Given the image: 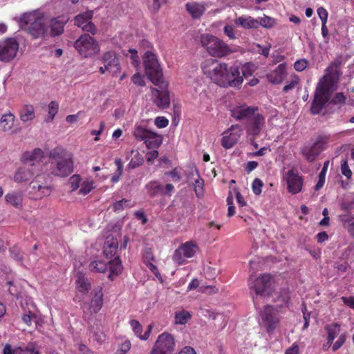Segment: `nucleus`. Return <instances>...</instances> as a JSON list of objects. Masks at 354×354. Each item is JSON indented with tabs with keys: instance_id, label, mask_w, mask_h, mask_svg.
I'll list each match as a JSON object with an SVG mask.
<instances>
[{
	"instance_id": "obj_1",
	"label": "nucleus",
	"mask_w": 354,
	"mask_h": 354,
	"mask_svg": "<svg viewBox=\"0 0 354 354\" xmlns=\"http://www.w3.org/2000/svg\"><path fill=\"white\" fill-rule=\"evenodd\" d=\"M201 68L203 73L219 86L238 87L243 83L237 66H229L225 62L210 58L202 63Z\"/></svg>"
},
{
	"instance_id": "obj_2",
	"label": "nucleus",
	"mask_w": 354,
	"mask_h": 354,
	"mask_svg": "<svg viewBox=\"0 0 354 354\" xmlns=\"http://www.w3.org/2000/svg\"><path fill=\"white\" fill-rule=\"evenodd\" d=\"M334 70L335 67L333 66L328 67L325 70V75L319 80L317 85L311 106V112L314 115L321 112L335 89Z\"/></svg>"
},
{
	"instance_id": "obj_3",
	"label": "nucleus",
	"mask_w": 354,
	"mask_h": 354,
	"mask_svg": "<svg viewBox=\"0 0 354 354\" xmlns=\"http://www.w3.org/2000/svg\"><path fill=\"white\" fill-rule=\"evenodd\" d=\"M49 174L66 177L73 171V154L61 147L52 149L49 153Z\"/></svg>"
},
{
	"instance_id": "obj_4",
	"label": "nucleus",
	"mask_w": 354,
	"mask_h": 354,
	"mask_svg": "<svg viewBox=\"0 0 354 354\" xmlns=\"http://www.w3.org/2000/svg\"><path fill=\"white\" fill-rule=\"evenodd\" d=\"M19 23L21 28L25 29L33 39L43 37L46 35L45 15L38 10L24 13L19 17Z\"/></svg>"
},
{
	"instance_id": "obj_5",
	"label": "nucleus",
	"mask_w": 354,
	"mask_h": 354,
	"mask_svg": "<svg viewBox=\"0 0 354 354\" xmlns=\"http://www.w3.org/2000/svg\"><path fill=\"white\" fill-rule=\"evenodd\" d=\"M200 43L207 52L214 57H224L233 52L230 46L222 39L210 34L201 35Z\"/></svg>"
},
{
	"instance_id": "obj_6",
	"label": "nucleus",
	"mask_w": 354,
	"mask_h": 354,
	"mask_svg": "<svg viewBox=\"0 0 354 354\" xmlns=\"http://www.w3.org/2000/svg\"><path fill=\"white\" fill-rule=\"evenodd\" d=\"M50 174H39L29 185V195L35 200L49 196L52 192Z\"/></svg>"
},
{
	"instance_id": "obj_7",
	"label": "nucleus",
	"mask_w": 354,
	"mask_h": 354,
	"mask_svg": "<svg viewBox=\"0 0 354 354\" xmlns=\"http://www.w3.org/2000/svg\"><path fill=\"white\" fill-rule=\"evenodd\" d=\"M146 75L153 84H158L164 80L162 69L156 55L150 50H147L143 57Z\"/></svg>"
},
{
	"instance_id": "obj_8",
	"label": "nucleus",
	"mask_w": 354,
	"mask_h": 354,
	"mask_svg": "<svg viewBox=\"0 0 354 354\" xmlns=\"http://www.w3.org/2000/svg\"><path fill=\"white\" fill-rule=\"evenodd\" d=\"M328 142L327 136H319L315 141L305 144L301 148V153L307 161L313 162L325 149Z\"/></svg>"
},
{
	"instance_id": "obj_9",
	"label": "nucleus",
	"mask_w": 354,
	"mask_h": 354,
	"mask_svg": "<svg viewBox=\"0 0 354 354\" xmlns=\"http://www.w3.org/2000/svg\"><path fill=\"white\" fill-rule=\"evenodd\" d=\"M74 47L84 57L97 54L100 51L98 43L89 35H82L74 44Z\"/></svg>"
},
{
	"instance_id": "obj_10",
	"label": "nucleus",
	"mask_w": 354,
	"mask_h": 354,
	"mask_svg": "<svg viewBox=\"0 0 354 354\" xmlns=\"http://www.w3.org/2000/svg\"><path fill=\"white\" fill-rule=\"evenodd\" d=\"M280 322L277 309L271 306H266L260 313L259 324L268 333H272Z\"/></svg>"
},
{
	"instance_id": "obj_11",
	"label": "nucleus",
	"mask_w": 354,
	"mask_h": 354,
	"mask_svg": "<svg viewBox=\"0 0 354 354\" xmlns=\"http://www.w3.org/2000/svg\"><path fill=\"white\" fill-rule=\"evenodd\" d=\"M157 86L158 88H151V95L153 103L159 109H167L170 104V97L167 90L168 84L164 80L160 81L158 84H153Z\"/></svg>"
},
{
	"instance_id": "obj_12",
	"label": "nucleus",
	"mask_w": 354,
	"mask_h": 354,
	"mask_svg": "<svg viewBox=\"0 0 354 354\" xmlns=\"http://www.w3.org/2000/svg\"><path fill=\"white\" fill-rule=\"evenodd\" d=\"M273 281L270 274H263L250 283V289L254 290L257 295L269 296L273 290Z\"/></svg>"
},
{
	"instance_id": "obj_13",
	"label": "nucleus",
	"mask_w": 354,
	"mask_h": 354,
	"mask_svg": "<svg viewBox=\"0 0 354 354\" xmlns=\"http://www.w3.org/2000/svg\"><path fill=\"white\" fill-rule=\"evenodd\" d=\"M19 43L14 38H8L0 41V60L9 62L17 55Z\"/></svg>"
},
{
	"instance_id": "obj_14",
	"label": "nucleus",
	"mask_w": 354,
	"mask_h": 354,
	"mask_svg": "<svg viewBox=\"0 0 354 354\" xmlns=\"http://www.w3.org/2000/svg\"><path fill=\"white\" fill-rule=\"evenodd\" d=\"M101 61L104 64L103 66L100 67V72L102 74L109 71L113 74H116L120 71L119 59L114 51H107L101 57Z\"/></svg>"
},
{
	"instance_id": "obj_15",
	"label": "nucleus",
	"mask_w": 354,
	"mask_h": 354,
	"mask_svg": "<svg viewBox=\"0 0 354 354\" xmlns=\"http://www.w3.org/2000/svg\"><path fill=\"white\" fill-rule=\"evenodd\" d=\"M197 250V246L192 241L183 243L176 249L173 255V260L175 263L182 265L185 263L186 258H192Z\"/></svg>"
},
{
	"instance_id": "obj_16",
	"label": "nucleus",
	"mask_w": 354,
	"mask_h": 354,
	"mask_svg": "<svg viewBox=\"0 0 354 354\" xmlns=\"http://www.w3.org/2000/svg\"><path fill=\"white\" fill-rule=\"evenodd\" d=\"M284 180L287 183L288 191L290 194H296L301 191L304 178L295 169L288 171L284 176Z\"/></svg>"
},
{
	"instance_id": "obj_17",
	"label": "nucleus",
	"mask_w": 354,
	"mask_h": 354,
	"mask_svg": "<svg viewBox=\"0 0 354 354\" xmlns=\"http://www.w3.org/2000/svg\"><path fill=\"white\" fill-rule=\"evenodd\" d=\"M90 301L84 303V309H87L90 313H97L103 305V292L101 287L95 288L90 294Z\"/></svg>"
},
{
	"instance_id": "obj_18",
	"label": "nucleus",
	"mask_w": 354,
	"mask_h": 354,
	"mask_svg": "<svg viewBox=\"0 0 354 354\" xmlns=\"http://www.w3.org/2000/svg\"><path fill=\"white\" fill-rule=\"evenodd\" d=\"M242 133V129L238 124L232 125L230 128L223 133L221 139V145L225 149H230L238 142Z\"/></svg>"
},
{
	"instance_id": "obj_19",
	"label": "nucleus",
	"mask_w": 354,
	"mask_h": 354,
	"mask_svg": "<svg viewBox=\"0 0 354 354\" xmlns=\"http://www.w3.org/2000/svg\"><path fill=\"white\" fill-rule=\"evenodd\" d=\"M154 346L162 353L171 354L175 348L174 338L171 334L163 333L158 336Z\"/></svg>"
},
{
	"instance_id": "obj_20",
	"label": "nucleus",
	"mask_w": 354,
	"mask_h": 354,
	"mask_svg": "<svg viewBox=\"0 0 354 354\" xmlns=\"http://www.w3.org/2000/svg\"><path fill=\"white\" fill-rule=\"evenodd\" d=\"M264 126L265 118L258 111L246 122L245 129L249 135L257 136L260 134Z\"/></svg>"
},
{
	"instance_id": "obj_21",
	"label": "nucleus",
	"mask_w": 354,
	"mask_h": 354,
	"mask_svg": "<svg viewBox=\"0 0 354 354\" xmlns=\"http://www.w3.org/2000/svg\"><path fill=\"white\" fill-rule=\"evenodd\" d=\"M93 17V11H86L77 15L75 19V24L81 28L84 31H87L93 35L95 33V27L91 21Z\"/></svg>"
},
{
	"instance_id": "obj_22",
	"label": "nucleus",
	"mask_w": 354,
	"mask_h": 354,
	"mask_svg": "<svg viewBox=\"0 0 354 354\" xmlns=\"http://www.w3.org/2000/svg\"><path fill=\"white\" fill-rule=\"evenodd\" d=\"M258 111L257 108L243 105L235 107L231 112L232 116L236 120H246L247 122Z\"/></svg>"
},
{
	"instance_id": "obj_23",
	"label": "nucleus",
	"mask_w": 354,
	"mask_h": 354,
	"mask_svg": "<svg viewBox=\"0 0 354 354\" xmlns=\"http://www.w3.org/2000/svg\"><path fill=\"white\" fill-rule=\"evenodd\" d=\"M205 2L192 1L185 4V9L194 19H200L207 10Z\"/></svg>"
},
{
	"instance_id": "obj_24",
	"label": "nucleus",
	"mask_w": 354,
	"mask_h": 354,
	"mask_svg": "<svg viewBox=\"0 0 354 354\" xmlns=\"http://www.w3.org/2000/svg\"><path fill=\"white\" fill-rule=\"evenodd\" d=\"M34 164L26 162L24 166L20 167L15 174V181L21 183L30 179L35 171Z\"/></svg>"
},
{
	"instance_id": "obj_25",
	"label": "nucleus",
	"mask_w": 354,
	"mask_h": 354,
	"mask_svg": "<svg viewBox=\"0 0 354 354\" xmlns=\"http://www.w3.org/2000/svg\"><path fill=\"white\" fill-rule=\"evenodd\" d=\"M69 18L67 16H59L53 18L50 21V35L58 36L63 33L65 24Z\"/></svg>"
},
{
	"instance_id": "obj_26",
	"label": "nucleus",
	"mask_w": 354,
	"mask_h": 354,
	"mask_svg": "<svg viewBox=\"0 0 354 354\" xmlns=\"http://www.w3.org/2000/svg\"><path fill=\"white\" fill-rule=\"evenodd\" d=\"M286 64H281L274 71L267 75V78L272 84H280L286 77Z\"/></svg>"
},
{
	"instance_id": "obj_27",
	"label": "nucleus",
	"mask_w": 354,
	"mask_h": 354,
	"mask_svg": "<svg viewBox=\"0 0 354 354\" xmlns=\"http://www.w3.org/2000/svg\"><path fill=\"white\" fill-rule=\"evenodd\" d=\"M19 119L23 123L32 122L35 118V109L31 104H24L19 111Z\"/></svg>"
},
{
	"instance_id": "obj_28",
	"label": "nucleus",
	"mask_w": 354,
	"mask_h": 354,
	"mask_svg": "<svg viewBox=\"0 0 354 354\" xmlns=\"http://www.w3.org/2000/svg\"><path fill=\"white\" fill-rule=\"evenodd\" d=\"M118 243L116 239L108 236L104 245V254L107 259H111L117 257Z\"/></svg>"
},
{
	"instance_id": "obj_29",
	"label": "nucleus",
	"mask_w": 354,
	"mask_h": 354,
	"mask_svg": "<svg viewBox=\"0 0 354 354\" xmlns=\"http://www.w3.org/2000/svg\"><path fill=\"white\" fill-rule=\"evenodd\" d=\"M234 24L239 27L245 29L259 28L258 19H254L250 16L243 15L234 19Z\"/></svg>"
},
{
	"instance_id": "obj_30",
	"label": "nucleus",
	"mask_w": 354,
	"mask_h": 354,
	"mask_svg": "<svg viewBox=\"0 0 354 354\" xmlns=\"http://www.w3.org/2000/svg\"><path fill=\"white\" fill-rule=\"evenodd\" d=\"M129 324H130V325H131V326L132 328V330H133L134 334L137 337H138L140 339H142V340H147L149 338V335H150L151 331V328H152V326L151 325H149L147 326V330L142 335V325L140 324V322L138 321L135 320V319H131V320H130Z\"/></svg>"
},
{
	"instance_id": "obj_31",
	"label": "nucleus",
	"mask_w": 354,
	"mask_h": 354,
	"mask_svg": "<svg viewBox=\"0 0 354 354\" xmlns=\"http://www.w3.org/2000/svg\"><path fill=\"white\" fill-rule=\"evenodd\" d=\"M7 203L16 209H21L23 207V194L19 192H11L5 196Z\"/></svg>"
},
{
	"instance_id": "obj_32",
	"label": "nucleus",
	"mask_w": 354,
	"mask_h": 354,
	"mask_svg": "<svg viewBox=\"0 0 354 354\" xmlns=\"http://www.w3.org/2000/svg\"><path fill=\"white\" fill-rule=\"evenodd\" d=\"M76 284L77 291L84 295L88 293L91 289V283L88 279L80 272L76 274Z\"/></svg>"
},
{
	"instance_id": "obj_33",
	"label": "nucleus",
	"mask_w": 354,
	"mask_h": 354,
	"mask_svg": "<svg viewBox=\"0 0 354 354\" xmlns=\"http://www.w3.org/2000/svg\"><path fill=\"white\" fill-rule=\"evenodd\" d=\"M44 158V152L40 149H35L32 152H26L24 154V158L26 162L34 164V167L35 168V163H39Z\"/></svg>"
},
{
	"instance_id": "obj_34",
	"label": "nucleus",
	"mask_w": 354,
	"mask_h": 354,
	"mask_svg": "<svg viewBox=\"0 0 354 354\" xmlns=\"http://www.w3.org/2000/svg\"><path fill=\"white\" fill-rule=\"evenodd\" d=\"M15 116L11 112L3 114L0 119V125L3 131H8L13 127Z\"/></svg>"
},
{
	"instance_id": "obj_35",
	"label": "nucleus",
	"mask_w": 354,
	"mask_h": 354,
	"mask_svg": "<svg viewBox=\"0 0 354 354\" xmlns=\"http://www.w3.org/2000/svg\"><path fill=\"white\" fill-rule=\"evenodd\" d=\"M148 194L151 197H155L159 194H162L164 189L162 186L157 181H151L145 186Z\"/></svg>"
},
{
	"instance_id": "obj_36",
	"label": "nucleus",
	"mask_w": 354,
	"mask_h": 354,
	"mask_svg": "<svg viewBox=\"0 0 354 354\" xmlns=\"http://www.w3.org/2000/svg\"><path fill=\"white\" fill-rule=\"evenodd\" d=\"M145 142L148 149H156L162 143V137L151 131Z\"/></svg>"
},
{
	"instance_id": "obj_37",
	"label": "nucleus",
	"mask_w": 354,
	"mask_h": 354,
	"mask_svg": "<svg viewBox=\"0 0 354 354\" xmlns=\"http://www.w3.org/2000/svg\"><path fill=\"white\" fill-rule=\"evenodd\" d=\"M325 330L327 333V340L333 342L340 333V326L337 324H327Z\"/></svg>"
},
{
	"instance_id": "obj_38",
	"label": "nucleus",
	"mask_w": 354,
	"mask_h": 354,
	"mask_svg": "<svg viewBox=\"0 0 354 354\" xmlns=\"http://www.w3.org/2000/svg\"><path fill=\"white\" fill-rule=\"evenodd\" d=\"M131 153H134V156L130 160L127 167L129 169H133L142 165L144 162V159L142 155L138 151H134L132 149Z\"/></svg>"
},
{
	"instance_id": "obj_39",
	"label": "nucleus",
	"mask_w": 354,
	"mask_h": 354,
	"mask_svg": "<svg viewBox=\"0 0 354 354\" xmlns=\"http://www.w3.org/2000/svg\"><path fill=\"white\" fill-rule=\"evenodd\" d=\"M109 268L111 274H118L121 272L122 266L121 261L119 257H115L113 259H110L109 261Z\"/></svg>"
},
{
	"instance_id": "obj_40",
	"label": "nucleus",
	"mask_w": 354,
	"mask_h": 354,
	"mask_svg": "<svg viewBox=\"0 0 354 354\" xmlns=\"http://www.w3.org/2000/svg\"><path fill=\"white\" fill-rule=\"evenodd\" d=\"M191 314L186 310H180L175 314L176 324H185L191 319Z\"/></svg>"
},
{
	"instance_id": "obj_41",
	"label": "nucleus",
	"mask_w": 354,
	"mask_h": 354,
	"mask_svg": "<svg viewBox=\"0 0 354 354\" xmlns=\"http://www.w3.org/2000/svg\"><path fill=\"white\" fill-rule=\"evenodd\" d=\"M108 268V265L103 261H93L89 265V269L95 272H104Z\"/></svg>"
},
{
	"instance_id": "obj_42",
	"label": "nucleus",
	"mask_w": 354,
	"mask_h": 354,
	"mask_svg": "<svg viewBox=\"0 0 354 354\" xmlns=\"http://www.w3.org/2000/svg\"><path fill=\"white\" fill-rule=\"evenodd\" d=\"M195 174L197 178L194 180L193 185L196 196L198 197H201V196H203V194L204 180L200 177L198 171L197 170H195Z\"/></svg>"
},
{
	"instance_id": "obj_43",
	"label": "nucleus",
	"mask_w": 354,
	"mask_h": 354,
	"mask_svg": "<svg viewBox=\"0 0 354 354\" xmlns=\"http://www.w3.org/2000/svg\"><path fill=\"white\" fill-rule=\"evenodd\" d=\"M151 132V131L142 126H137L133 131V136L137 140L145 141Z\"/></svg>"
},
{
	"instance_id": "obj_44",
	"label": "nucleus",
	"mask_w": 354,
	"mask_h": 354,
	"mask_svg": "<svg viewBox=\"0 0 354 354\" xmlns=\"http://www.w3.org/2000/svg\"><path fill=\"white\" fill-rule=\"evenodd\" d=\"M115 164L117 167V169L111 178V181L113 183H118L120 180V176L123 173V165L122 160L120 158H115Z\"/></svg>"
},
{
	"instance_id": "obj_45",
	"label": "nucleus",
	"mask_w": 354,
	"mask_h": 354,
	"mask_svg": "<svg viewBox=\"0 0 354 354\" xmlns=\"http://www.w3.org/2000/svg\"><path fill=\"white\" fill-rule=\"evenodd\" d=\"M257 19H258L259 27L261 26L266 28H271L276 24V21L274 18L266 15L263 17H259Z\"/></svg>"
},
{
	"instance_id": "obj_46",
	"label": "nucleus",
	"mask_w": 354,
	"mask_h": 354,
	"mask_svg": "<svg viewBox=\"0 0 354 354\" xmlns=\"http://www.w3.org/2000/svg\"><path fill=\"white\" fill-rule=\"evenodd\" d=\"M257 69V66L252 63H246L241 68L242 72V77H248L252 76V74Z\"/></svg>"
},
{
	"instance_id": "obj_47",
	"label": "nucleus",
	"mask_w": 354,
	"mask_h": 354,
	"mask_svg": "<svg viewBox=\"0 0 354 354\" xmlns=\"http://www.w3.org/2000/svg\"><path fill=\"white\" fill-rule=\"evenodd\" d=\"M93 188V182L92 180H84L80 185V193L83 195H86L88 194Z\"/></svg>"
},
{
	"instance_id": "obj_48",
	"label": "nucleus",
	"mask_w": 354,
	"mask_h": 354,
	"mask_svg": "<svg viewBox=\"0 0 354 354\" xmlns=\"http://www.w3.org/2000/svg\"><path fill=\"white\" fill-rule=\"evenodd\" d=\"M59 109V105L55 102H51L48 105V119L47 122H50L53 120L54 117L57 114Z\"/></svg>"
},
{
	"instance_id": "obj_49",
	"label": "nucleus",
	"mask_w": 354,
	"mask_h": 354,
	"mask_svg": "<svg viewBox=\"0 0 354 354\" xmlns=\"http://www.w3.org/2000/svg\"><path fill=\"white\" fill-rule=\"evenodd\" d=\"M339 221L342 223L344 227L348 230V227L354 223V218L348 214H342L339 216Z\"/></svg>"
},
{
	"instance_id": "obj_50",
	"label": "nucleus",
	"mask_w": 354,
	"mask_h": 354,
	"mask_svg": "<svg viewBox=\"0 0 354 354\" xmlns=\"http://www.w3.org/2000/svg\"><path fill=\"white\" fill-rule=\"evenodd\" d=\"M131 201L127 199H122L121 201H117L113 205V209L115 212L120 211L123 209L124 207H128L131 206Z\"/></svg>"
},
{
	"instance_id": "obj_51",
	"label": "nucleus",
	"mask_w": 354,
	"mask_h": 354,
	"mask_svg": "<svg viewBox=\"0 0 354 354\" xmlns=\"http://www.w3.org/2000/svg\"><path fill=\"white\" fill-rule=\"evenodd\" d=\"M341 172L348 179L351 178L352 176V171L348 167L346 159L342 160L341 162Z\"/></svg>"
},
{
	"instance_id": "obj_52",
	"label": "nucleus",
	"mask_w": 354,
	"mask_h": 354,
	"mask_svg": "<svg viewBox=\"0 0 354 354\" xmlns=\"http://www.w3.org/2000/svg\"><path fill=\"white\" fill-rule=\"evenodd\" d=\"M263 183L259 178H255L252 183V188L254 194L259 195L261 193V188Z\"/></svg>"
},
{
	"instance_id": "obj_53",
	"label": "nucleus",
	"mask_w": 354,
	"mask_h": 354,
	"mask_svg": "<svg viewBox=\"0 0 354 354\" xmlns=\"http://www.w3.org/2000/svg\"><path fill=\"white\" fill-rule=\"evenodd\" d=\"M224 33L229 37L230 39H236V35L234 31V27L232 24H227L224 26L223 28Z\"/></svg>"
},
{
	"instance_id": "obj_54",
	"label": "nucleus",
	"mask_w": 354,
	"mask_h": 354,
	"mask_svg": "<svg viewBox=\"0 0 354 354\" xmlns=\"http://www.w3.org/2000/svg\"><path fill=\"white\" fill-rule=\"evenodd\" d=\"M346 339V335L345 333L341 334L339 336L338 339L333 344L332 351L333 352H335L339 348H341L342 346L345 343Z\"/></svg>"
},
{
	"instance_id": "obj_55",
	"label": "nucleus",
	"mask_w": 354,
	"mask_h": 354,
	"mask_svg": "<svg viewBox=\"0 0 354 354\" xmlns=\"http://www.w3.org/2000/svg\"><path fill=\"white\" fill-rule=\"evenodd\" d=\"M81 179L80 176L73 175L69 179V183L73 191L76 190L80 186Z\"/></svg>"
},
{
	"instance_id": "obj_56",
	"label": "nucleus",
	"mask_w": 354,
	"mask_h": 354,
	"mask_svg": "<svg viewBox=\"0 0 354 354\" xmlns=\"http://www.w3.org/2000/svg\"><path fill=\"white\" fill-rule=\"evenodd\" d=\"M129 52L130 53V59L131 60V63L132 64L136 66V67H138L139 65H140V59H139V57L137 55V50H135V49H129Z\"/></svg>"
},
{
	"instance_id": "obj_57",
	"label": "nucleus",
	"mask_w": 354,
	"mask_h": 354,
	"mask_svg": "<svg viewBox=\"0 0 354 354\" xmlns=\"http://www.w3.org/2000/svg\"><path fill=\"white\" fill-rule=\"evenodd\" d=\"M308 66V62L306 59H300L295 62L294 68L297 71L301 72L306 69Z\"/></svg>"
},
{
	"instance_id": "obj_58",
	"label": "nucleus",
	"mask_w": 354,
	"mask_h": 354,
	"mask_svg": "<svg viewBox=\"0 0 354 354\" xmlns=\"http://www.w3.org/2000/svg\"><path fill=\"white\" fill-rule=\"evenodd\" d=\"M317 12L319 17L322 21V23H327L328 15L327 10L323 7H319L318 8Z\"/></svg>"
},
{
	"instance_id": "obj_59",
	"label": "nucleus",
	"mask_w": 354,
	"mask_h": 354,
	"mask_svg": "<svg viewBox=\"0 0 354 354\" xmlns=\"http://www.w3.org/2000/svg\"><path fill=\"white\" fill-rule=\"evenodd\" d=\"M302 313H303V318L304 320L303 330H306L309 326L310 313L307 311L306 307L303 308Z\"/></svg>"
},
{
	"instance_id": "obj_60",
	"label": "nucleus",
	"mask_w": 354,
	"mask_h": 354,
	"mask_svg": "<svg viewBox=\"0 0 354 354\" xmlns=\"http://www.w3.org/2000/svg\"><path fill=\"white\" fill-rule=\"evenodd\" d=\"M10 252L11 254V257L13 259H15L17 261H20L22 259L23 254L21 253V250L18 248L13 247V248H10Z\"/></svg>"
},
{
	"instance_id": "obj_61",
	"label": "nucleus",
	"mask_w": 354,
	"mask_h": 354,
	"mask_svg": "<svg viewBox=\"0 0 354 354\" xmlns=\"http://www.w3.org/2000/svg\"><path fill=\"white\" fill-rule=\"evenodd\" d=\"M132 82L136 85L140 86H143L145 84L143 77L138 73L133 75L132 77Z\"/></svg>"
},
{
	"instance_id": "obj_62",
	"label": "nucleus",
	"mask_w": 354,
	"mask_h": 354,
	"mask_svg": "<svg viewBox=\"0 0 354 354\" xmlns=\"http://www.w3.org/2000/svg\"><path fill=\"white\" fill-rule=\"evenodd\" d=\"M158 152L157 150H152L146 153V159L147 162L151 165L153 164L154 160L158 157Z\"/></svg>"
},
{
	"instance_id": "obj_63",
	"label": "nucleus",
	"mask_w": 354,
	"mask_h": 354,
	"mask_svg": "<svg viewBox=\"0 0 354 354\" xmlns=\"http://www.w3.org/2000/svg\"><path fill=\"white\" fill-rule=\"evenodd\" d=\"M169 124V121L165 117H157L155 120V124L158 128L166 127Z\"/></svg>"
},
{
	"instance_id": "obj_64",
	"label": "nucleus",
	"mask_w": 354,
	"mask_h": 354,
	"mask_svg": "<svg viewBox=\"0 0 354 354\" xmlns=\"http://www.w3.org/2000/svg\"><path fill=\"white\" fill-rule=\"evenodd\" d=\"M200 291L203 293L213 294L218 291V288L213 286H203L200 287Z\"/></svg>"
}]
</instances>
